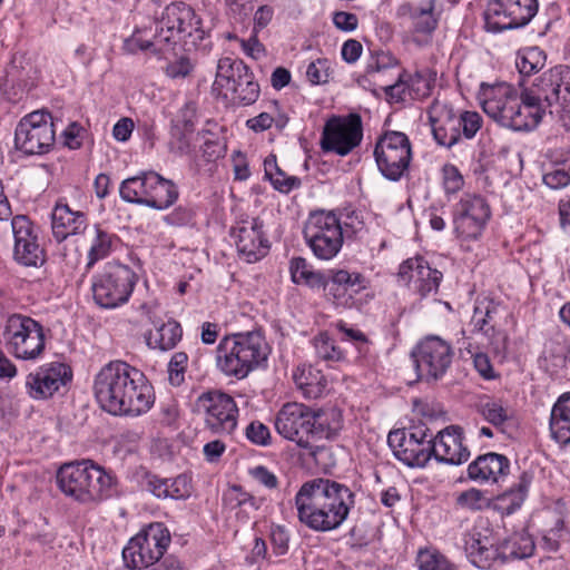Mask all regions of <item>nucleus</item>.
I'll list each match as a JSON object with an SVG mask.
<instances>
[{
    "mask_svg": "<svg viewBox=\"0 0 570 570\" xmlns=\"http://www.w3.org/2000/svg\"><path fill=\"white\" fill-rule=\"evenodd\" d=\"M370 286L368 278L356 269L333 268L322 286L325 297L335 306L360 309L364 302L360 294Z\"/></svg>",
    "mask_w": 570,
    "mask_h": 570,
    "instance_id": "15",
    "label": "nucleus"
},
{
    "mask_svg": "<svg viewBox=\"0 0 570 570\" xmlns=\"http://www.w3.org/2000/svg\"><path fill=\"white\" fill-rule=\"evenodd\" d=\"M296 387L306 399L315 400L323 396L327 390V380L318 368L309 364H299L293 371Z\"/></svg>",
    "mask_w": 570,
    "mask_h": 570,
    "instance_id": "34",
    "label": "nucleus"
},
{
    "mask_svg": "<svg viewBox=\"0 0 570 570\" xmlns=\"http://www.w3.org/2000/svg\"><path fill=\"white\" fill-rule=\"evenodd\" d=\"M51 227L55 239L60 243L82 234L88 227V218L83 212L72 210L65 200H58L51 213Z\"/></svg>",
    "mask_w": 570,
    "mask_h": 570,
    "instance_id": "31",
    "label": "nucleus"
},
{
    "mask_svg": "<svg viewBox=\"0 0 570 570\" xmlns=\"http://www.w3.org/2000/svg\"><path fill=\"white\" fill-rule=\"evenodd\" d=\"M415 562L419 570H455L449 558L432 546L420 548Z\"/></svg>",
    "mask_w": 570,
    "mask_h": 570,
    "instance_id": "47",
    "label": "nucleus"
},
{
    "mask_svg": "<svg viewBox=\"0 0 570 570\" xmlns=\"http://www.w3.org/2000/svg\"><path fill=\"white\" fill-rule=\"evenodd\" d=\"M13 236L12 256L16 263L26 267H39L46 261L43 248L39 244L38 232L26 215H16L10 219Z\"/></svg>",
    "mask_w": 570,
    "mask_h": 570,
    "instance_id": "20",
    "label": "nucleus"
},
{
    "mask_svg": "<svg viewBox=\"0 0 570 570\" xmlns=\"http://www.w3.org/2000/svg\"><path fill=\"white\" fill-rule=\"evenodd\" d=\"M519 92L520 90L514 86L504 81L494 83L482 82L478 92V100L483 111L497 124L505 128Z\"/></svg>",
    "mask_w": 570,
    "mask_h": 570,
    "instance_id": "24",
    "label": "nucleus"
},
{
    "mask_svg": "<svg viewBox=\"0 0 570 570\" xmlns=\"http://www.w3.org/2000/svg\"><path fill=\"white\" fill-rule=\"evenodd\" d=\"M492 530L487 521L478 522L465 535L464 551L468 561L475 568L488 570L504 563L499 544L491 538Z\"/></svg>",
    "mask_w": 570,
    "mask_h": 570,
    "instance_id": "22",
    "label": "nucleus"
},
{
    "mask_svg": "<svg viewBox=\"0 0 570 570\" xmlns=\"http://www.w3.org/2000/svg\"><path fill=\"white\" fill-rule=\"evenodd\" d=\"M137 283L136 273L127 265L108 263L92 276L91 291L97 305L112 309L127 303Z\"/></svg>",
    "mask_w": 570,
    "mask_h": 570,
    "instance_id": "8",
    "label": "nucleus"
},
{
    "mask_svg": "<svg viewBox=\"0 0 570 570\" xmlns=\"http://www.w3.org/2000/svg\"><path fill=\"white\" fill-rule=\"evenodd\" d=\"M170 533L161 522H154L132 537L122 550L129 569H144L155 564L166 552Z\"/></svg>",
    "mask_w": 570,
    "mask_h": 570,
    "instance_id": "10",
    "label": "nucleus"
},
{
    "mask_svg": "<svg viewBox=\"0 0 570 570\" xmlns=\"http://www.w3.org/2000/svg\"><path fill=\"white\" fill-rule=\"evenodd\" d=\"M147 489L159 499L174 500H185L190 497L193 491L190 479L185 474L174 479L151 475L148 478Z\"/></svg>",
    "mask_w": 570,
    "mask_h": 570,
    "instance_id": "35",
    "label": "nucleus"
},
{
    "mask_svg": "<svg viewBox=\"0 0 570 570\" xmlns=\"http://www.w3.org/2000/svg\"><path fill=\"white\" fill-rule=\"evenodd\" d=\"M430 449V459L434 456L446 464L460 465L470 458V451L463 444L462 431L454 425L443 429L435 438L431 435Z\"/></svg>",
    "mask_w": 570,
    "mask_h": 570,
    "instance_id": "28",
    "label": "nucleus"
},
{
    "mask_svg": "<svg viewBox=\"0 0 570 570\" xmlns=\"http://www.w3.org/2000/svg\"><path fill=\"white\" fill-rule=\"evenodd\" d=\"M181 336L183 330L180 324L174 320H169L156 326L154 331H150L146 341L150 348L169 351L178 344Z\"/></svg>",
    "mask_w": 570,
    "mask_h": 570,
    "instance_id": "41",
    "label": "nucleus"
},
{
    "mask_svg": "<svg viewBox=\"0 0 570 570\" xmlns=\"http://www.w3.org/2000/svg\"><path fill=\"white\" fill-rule=\"evenodd\" d=\"M151 174L153 170L142 171L137 176L125 179L119 188L121 199L150 208Z\"/></svg>",
    "mask_w": 570,
    "mask_h": 570,
    "instance_id": "38",
    "label": "nucleus"
},
{
    "mask_svg": "<svg viewBox=\"0 0 570 570\" xmlns=\"http://www.w3.org/2000/svg\"><path fill=\"white\" fill-rule=\"evenodd\" d=\"M265 177L271 181L273 187L283 194H288L293 189L301 186V179L295 176H287L281 170L276 164L274 156L264 160Z\"/></svg>",
    "mask_w": 570,
    "mask_h": 570,
    "instance_id": "46",
    "label": "nucleus"
},
{
    "mask_svg": "<svg viewBox=\"0 0 570 570\" xmlns=\"http://www.w3.org/2000/svg\"><path fill=\"white\" fill-rule=\"evenodd\" d=\"M249 475L255 482L268 490H274L278 487L277 476L264 465L252 468L249 470Z\"/></svg>",
    "mask_w": 570,
    "mask_h": 570,
    "instance_id": "64",
    "label": "nucleus"
},
{
    "mask_svg": "<svg viewBox=\"0 0 570 570\" xmlns=\"http://www.w3.org/2000/svg\"><path fill=\"white\" fill-rule=\"evenodd\" d=\"M53 144V124L48 112H30L16 127L14 147L24 156L43 155Z\"/></svg>",
    "mask_w": 570,
    "mask_h": 570,
    "instance_id": "14",
    "label": "nucleus"
},
{
    "mask_svg": "<svg viewBox=\"0 0 570 570\" xmlns=\"http://www.w3.org/2000/svg\"><path fill=\"white\" fill-rule=\"evenodd\" d=\"M180 36L174 28L163 24V18L156 22V33L154 40V53L165 56L174 49V46L180 40Z\"/></svg>",
    "mask_w": 570,
    "mask_h": 570,
    "instance_id": "51",
    "label": "nucleus"
},
{
    "mask_svg": "<svg viewBox=\"0 0 570 570\" xmlns=\"http://www.w3.org/2000/svg\"><path fill=\"white\" fill-rule=\"evenodd\" d=\"M431 433L425 425L391 431L387 443L394 456L411 468H423L430 461Z\"/></svg>",
    "mask_w": 570,
    "mask_h": 570,
    "instance_id": "17",
    "label": "nucleus"
},
{
    "mask_svg": "<svg viewBox=\"0 0 570 570\" xmlns=\"http://www.w3.org/2000/svg\"><path fill=\"white\" fill-rule=\"evenodd\" d=\"M194 410L203 416L205 428L214 434L229 435L237 426V404L233 396L219 390H209L199 394Z\"/></svg>",
    "mask_w": 570,
    "mask_h": 570,
    "instance_id": "12",
    "label": "nucleus"
},
{
    "mask_svg": "<svg viewBox=\"0 0 570 570\" xmlns=\"http://www.w3.org/2000/svg\"><path fill=\"white\" fill-rule=\"evenodd\" d=\"M333 72V62L330 59L317 58L307 65L305 77L312 86H320L327 83Z\"/></svg>",
    "mask_w": 570,
    "mask_h": 570,
    "instance_id": "52",
    "label": "nucleus"
},
{
    "mask_svg": "<svg viewBox=\"0 0 570 570\" xmlns=\"http://www.w3.org/2000/svg\"><path fill=\"white\" fill-rule=\"evenodd\" d=\"M373 154L382 176L399 181L409 170L412 160L411 141L404 132L389 130L379 137Z\"/></svg>",
    "mask_w": 570,
    "mask_h": 570,
    "instance_id": "11",
    "label": "nucleus"
},
{
    "mask_svg": "<svg viewBox=\"0 0 570 570\" xmlns=\"http://www.w3.org/2000/svg\"><path fill=\"white\" fill-rule=\"evenodd\" d=\"M510 460L500 453L489 452L476 456L466 469L468 478L478 484H498L510 474Z\"/></svg>",
    "mask_w": 570,
    "mask_h": 570,
    "instance_id": "29",
    "label": "nucleus"
},
{
    "mask_svg": "<svg viewBox=\"0 0 570 570\" xmlns=\"http://www.w3.org/2000/svg\"><path fill=\"white\" fill-rule=\"evenodd\" d=\"M503 562L514 559H525L534 551V541L524 529L514 531L499 543Z\"/></svg>",
    "mask_w": 570,
    "mask_h": 570,
    "instance_id": "40",
    "label": "nucleus"
},
{
    "mask_svg": "<svg viewBox=\"0 0 570 570\" xmlns=\"http://www.w3.org/2000/svg\"><path fill=\"white\" fill-rule=\"evenodd\" d=\"M549 426L553 440L563 445L570 444V392L557 399L551 409Z\"/></svg>",
    "mask_w": 570,
    "mask_h": 570,
    "instance_id": "36",
    "label": "nucleus"
},
{
    "mask_svg": "<svg viewBox=\"0 0 570 570\" xmlns=\"http://www.w3.org/2000/svg\"><path fill=\"white\" fill-rule=\"evenodd\" d=\"M396 65L397 60L394 56L390 52L381 51L367 63L366 73L376 81L383 71L394 68Z\"/></svg>",
    "mask_w": 570,
    "mask_h": 570,
    "instance_id": "56",
    "label": "nucleus"
},
{
    "mask_svg": "<svg viewBox=\"0 0 570 570\" xmlns=\"http://www.w3.org/2000/svg\"><path fill=\"white\" fill-rule=\"evenodd\" d=\"M246 438L256 445L266 446L271 443L269 429L259 421L250 422L246 428Z\"/></svg>",
    "mask_w": 570,
    "mask_h": 570,
    "instance_id": "61",
    "label": "nucleus"
},
{
    "mask_svg": "<svg viewBox=\"0 0 570 570\" xmlns=\"http://www.w3.org/2000/svg\"><path fill=\"white\" fill-rule=\"evenodd\" d=\"M426 114L438 145L451 148L460 141L459 115L448 101L434 99Z\"/></svg>",
    "mask_w": 570,
    "mask_h": 570,
    "instance_id": "26",
    "label": "nucleus"
},
{
    "mask_svg": "<svg viewBox=\"0 0 570 570\" xmlns=\"http://www.w3.org/2000/svg\"><path fill=\"white\" fill-rule=\"evenodd\" d=\"M384 91L389 99L394 102H405L406 100H411L404 73L397 75L396 82L384 86Z\"/></svg>",
    "mask_w": 570,
    "mask_h": 570,
    "instance_id": "62",
    "label": "nucleus"
},
{
    "mask_svg": "<svg viewBox=\"0 0 570 570\" xmlns=\"http://www.w3.org/2000/svg\"><path fill=\"white\" fill-rule=\"evenodd\" d=\"M197 137L203 141L202 151L207 161L222 156V148L217 138L209 135L208 131L198 132Z\"/></svg>",
    "mask_w": 570,
    "mask_h": 570,
    "instance_id": "63",
    "label": "nucleus"
},
{
    "mask_svg": "<svg viewBox=\"0 0 570 570\" xmlns=\"http://www.w3.org/2000/svg\"><path fill=\"white\" fill-rule=\"evenodd\" d=\"M71 379V368L65 363H47L27 375V393L33 400H46L66 386Z\"/></svg>",
    "mask_w": 570,
    "mask_h": 570,
    "instance_id": "25",
    "label": "nucleus"
},
{
    "mask_svg": "<svg viewBox=\"0 0 570 570\" xmlns=\"http://www.w3.org/2000/svg\"><path fill=\"white\" fill-rule=\"evenodd\" d=\"M484 492L480 489L471 488L461 492L456 498L459 507L472 511L481 510L484 505Z\"/></svg>",
    "mask_w": 570,
    "mask_h": 570,
    "instance_id": "59",
    "label": "nucleus"
},
{
    "mask_svg": "<svg viewBox=\"0 0 570 570\" xmlns=\"http://www.w3.org/2000/svg\"><path fill=\"white\" fill-rule=\"evenodd\" d=\"M193 130L191 129H180L174 128L171 132V141L170 148L178 155H189L193 151L191 140H193Z\"/></svg>",
    "mask_w": 570,
    "mask_h": 570,
    "instance_id": "58",
    "label": "nucleus"
},
{
    "mask_svg": "<svg viewBox=\"0 0 570 570\" xmlns=\"http://www.w3.org/2000/svg\"><path fill=\"white\" fill-rule=\"evenodd\" d=\"M363 139V124L358 114L332 117L324 126L321 146L324 151L348 155Z\"/></svg>",
    "mask_w": 570,
    "mask_h": 570,
    "instance_id": "19",
    "label": "nucleus"
},
{
    "mask_svg": "<svg viewBox=\"0 0 570 570\" xmlns=\"http://www.w3.org/2000/svg\"><path fill=\"white\" fill-rule=\"evenodd\" d=\"M334 326L341 334H343V341L352 342L360 351L367 345V336L362 331L348 326L346 322L337 321Z\"/></svg>",
    "mask_w": 570,
    "mask_h": 570,
    "instance_id": "60",
    "label": "nucleus"
},
{
    "mask_svg": "<svg viewBox=\"0 0 570 570\" xmlns=\"http://www.w3.org/2000/svg\"><path fill=\"white\" fill-rule=\"evenodd\" d=\"M86 269L90 271L98 262L109 257L121 244L117 234L96 224L89 234Z\"/></svg>",
    "mask_w": 570,
    "mask_h": 570,
    "instance_id": "33",
    "label": "nucleus"
},
{
    "mask_svg": "<svg viewBox=\"0 0 570 570\" xmlns=\"http://www.w3.org/2000/svg\"><path fill=\"white\" fill-rule=\"evenodd\" d=\"M543 184L550 189H561L570 185V153L557 154L547 166L542 176Z\"/></svg>",
    "mask_w": 570,
    "mask_h": 570,
    "instance_id": "42",
    "label": "nucleus"
},
{
    "mask_svg": "<svg viewBox=\"0 0 570 570\" xmlns=\"http://www.w3.org/2000/svg\"><path fill=\"white\" fill-rule=\"evenodd\" d=\"M399 281L407 285L422 297L436 293L442 273L432 268L423 257H412L400 265Z\"/></svg>",
    "mask_w": 570,
    "mask_h": 570,
    "instance_id": "27",
    "label": "nucleus"
},
{
    "mask_svg": "<svg viewBox=\"0 0 570 570\" xmlns=\"http://www.w3.org/2000/svg\"><path fill=\"white\" fill-rule=\"evenodd\" d=\"M304 238L313 254L322 261L334 258L343 246V227L333 212L312 213L304 227Z\"/></svg>",
    "mask_w": 570,
    "mask_h": 570,
    "instance_id": "9",
    "label": "nucleus"
},
{
    "mask_svg": "<svg viewBox=\"0 0 570 570\" xmlns=\"http://www.w3.org/2000/svg\"><path fill=\"white\" fill-rule=\"evenodd\" d=\"M538 9V0H489L483 12L484 28L492 33L522 28Z\"/></svg>",
    "mask_w": 570,
    "mask_h": 570,
    "instance_id": "13",
    "label": "nucleus"
},
{
    "mask_svg": "<svg viewBox=\"0 0 570 570\" xmlns=\"http://www.w3.org/2000/svg\"><path fill=\"white\" fill-rule=\"evenodd\" d=\"M481 416L494 428H501L510 420V411L500 400L487 397L479 406Z\"/></svg>",
    "mask_w": 570,
    "mask_h": 570,
    "instance_id": "49",
    "label": "nucleus"
},
{
    "mask_svg": "<svg viewBox=\"0 0 570 570\" xmlns=\"http://www.w3.org/2000/svg\"><path fill=\"white\" fill-rule=\"evenodd\" d=\"M505 128L531 131L547 111L570 124V67L560 65L541 73L531 88L519 92Z\"/></svg>",
    "mask_w": 570,
    "mask_h": 570,
    "instance_id": "1",
    "label": "nucleus"
},
{
    "mask_svg": "<svg viewBox=\"0 0 570 570\" xmlns=\"http://www.w3.org/2000/svg\"><path fill=\"white\" fill-rule=\"evenodd\" d=\"M213 88L235 106L253 105L261 92L259 85L249 68L242 60L230 58L219 59Z\"/></svg>",
    "mask_w": 570,
    "mask_h": 570,
    "instance_id": "7",
    "label": "nucleus"
},
{
    "mask_svg": "<svg viewBox=\"0 0 570 570\" xmlns=\"http://www.w3.org/2000/svg\"><path fill=\"white\" fill-rule=\"evenodd\" d=\"M442 186L446 196L458 194L464 186L460 169L453 164H445L441 169Z\"/></svg>",
    "mask_w": 570,
    "mask_h": 570,
    "instance_id": "53",
    "label": "nucleus"
},
{
    "mask_svg": "<svg viewBox=\"0 0 570 570\" xmlns=\"http://www.w3.org/2000/svg\"><path fill=\"white\" fill-rule=\"evenodd\" d=\"M188 355L185 352H176L168 363V379L171 385L179 386L185 381Z\"/></svg>",
    "mask_w": 570,
    "mask_h": 570,
    "instance_id": "55",
    "label": "nucleus"
},
{
    "mask_svg": "<svg viewBox=\"0 0 570 570\" xmlns=\"http://www.w3.org/2000/svg\"><path fill=\"white\" fill-rule=\"evenodd\" d=\"M436 0H422L419 3H406L400 8L401 16L411 19L414 32V41L419 46L426 45L429 38L436 29L438 16L435 14Z\"/></svg>",
    "mask_w": 570,
    "mask_h": 570,
    "instance_id": "30",
    "label": "nucleus"
},
{
    "mask_svg": "<svg viewBox=\"0 0 570 570\" xmlns=\"http://www.w3.org/2000/svg\"><path fill=\"white\" fill-rule=\"evenodd\" d=\"M546 55L539 47H529L520 50L515 58V67L523 76H531L543 68Z\"/></svg>",
    "mask_w": 570,
    "mask_h": 570,
    "instance_id": "48",
    "label": "nucleus"
},
{
    "mask_svg": "<svg viewBox=\"0 0 570 570\" xmlns=\"http://www.w3.org/2000/svg\"><path fill=\"white\" fill-rule=\"evenodd\" d=\"M289 273L293 283L306 285L311 288H322L326 275L316 271L303 257H294L289 262Z\"/></svg>",
    "mask_w": 570,
    "mask_h": 570,
    "instance_id": "44",
    "label": "nucleus"
},
{
    "mask_svg": "<svg viewBox=\"0 0 570 570\" xmlns=\"http://www.w3.org/2000/svg\"><path fill=\"white\" fill-rule=\"evenodd\" d=\"M531 481L532 476L522 472L518 482L495 499L497 509L505 515H511L521 509L528 497Z\"/></svg>",
    "mask_w": 570,
    "mask_h": 570,
    "instance_id": "39",
    "label": "nucleus"
},
{
    "mask_svg": "<svg viewBox=\"0 0 570 570\" xmlns=\"http://www.w3.org/2000/svg\"><path fill=\"white\" fill-rule=\"evenodd\" d=\"M94 389L101 409L112 415L139 416L155 402L146 375L122 361L105 365L96 376Z\"/></svg>",
    "mask_w": 570,
    "mask_h": 570,
    "instance_id": "2",
    "label": "nucleus"
},
{
    "mask_svg": "<svg viewBox=\"0 0 570 570\" xmlns=\"http://www.w3.org/2000/svg\"><path fill=\"white\" fill-rule=\"evenodd\" d=\"M294 505L301 524L315 532H330L347 520L355 493L337 481L315 478L299 487Z\"/></svg>",
    "mask_w": 570,
    "mask_h": 570,
    "instance_id": "3",
    "label": "nucleus"
},
{
    "mask_svg": "<svg viewBox=\"0 0 570 570\" xmlns=\"http://www.w3.org/2000/svg\"><path fill=\"white\" fill-rule=\"evenodd\" d=\"M269 352L259 332L226 335L218 343L216 365L226 376L243 380L267 361Z\"/></svg>",
    "mask_w": 570,
    "mask_h": 570,
    "instance_id": "5",
    "label": "nucleus"
},
{
    "mask_svg": "<svg viewBox=\"0 0 570 570\" xmlns=\"http://www.w3.org/2000/svg\"><path fill=\"white\" fill-rule=\"evenodd\" d=\"M314 410L303 403H286L275 417V429L284 439L302 449H311V422Z\"/></svg>",
    "mask_w": 570,
    "mask_h": 570,
    "instance_id": "21",
    "label": "nucleus"
},
{
    "mask_svg": "<svg viewBox=\"0 0 570 570\" xmlns=\"http://www.w3.org/2000/svg\"><path fill=\"white\" fill-rule=\"evenodd\" d=\"M313 346L318 358L336 363L345 358V352L328 336L327 333H320L313 338Z\"/></svg>",
    "mask_w": 570,
    "mask_h": 570,
    "instance_id": "50",
    "label": "nucleus"
},
{
    "mask_svg": "<svg viewBox=\"0 0 570 570\" xmlns=\"http://www.w3.org/2000/svg\"><path fill=\"white\" fill-rule=\"evenodd\" d=\"M7 352L16 360L37 362L46 350V332L37 320L20 313L7 316L2 327Z\"/></svg>",
    "mask_w": 570,
    "mask_h": 570,
    "instance_id": "6",
    "label": "nucleus"
},
{
    "mask_svg": "<svg viewBox=\"0 0 570 570\" xmlns=\"http://www.w3.org/2000/svg\"><path fill=\"white\" fill-rule=\"evenodd\" d=\"M311 425V442L322 439H334L343 426L342 413L335 407L314 410V419Z\"/></svg>",
    "mask_w": 570,
    "mask_h": 570,
    "instance_id": "37",
    "label": "nucleus"
},
{
    "mask_svg": "<svg viewBox=\"0 0 570 570\" xmlns=\"http://www.w3.org/2000/svg\"><path fill=\"white\" fill-rule=\"evenodd\" d=\"M122 49L129 55H136L140 51H151L154 53V40L146 38L141 30H135L130 37L125 39Z\"/></svg>",
    "mask_w": 570,
    "mask_h": 570,
    "instance_id": "57",
    "label": "nucleus"
},
{
    "mask_svg": "<svg viewBox=\"0 0 570 570\" xmlns=\"http://www.w3.org/2000/svg\"><path fill=\"white\" fill-rule=\"evenodd\" d=\"M483 124L482 116L476 111L464 110L459 114V128L461 137L472 139L481 129Z\"/></svg>",
    "mask_w": 570,
    "mask_h": 570,
    "instance_id": "54",
    "label": "nucleus"
},
{
    "mask_svg": "<svg viewBox=\"0 0 570 570\" xmlns=\"http://www.w3.org/2000/svg\"><path fill=\"white\" fill-rule=\"evenodd\" d=\"M263 227L264 224L258 217H246L237 220L230 229L238 255L247 263L262 259L268 252L269 243Z\"/></svg>",
    "mask_w": 570,
    "mask_h": 570,
    "instance_id": "23",
    "label": "nucleus"
},
{
    "mask_svg": "<svg viewBox=\"0 0 570 570\" xmlns=\"http://www.w3.org/2000/svg\"><path fill=\"white\" fill-rule=\"evenodd\" d=\"M56 480L66 497L82 504L100 503L118 494L117 476L89 459L65 463Z\"/></svg>",
    "mask_w": 570,
    "mask_h": 570,
    "instance_id": "4",
    "label": "nucleus"
},
{
    "mask_svg": "<svg viewBox=\"0 0 570 570\" xmlns=\"http://www.w3.org/2000/svg\"><path fill=\"white\" fill-rule=\"evenodd\" d=\"M490 217V206L482 196L464 194L453 207L454 232L463 240H475L482 235Z\"/></svg>",
    "mask_w": 570,
    "mask_h": 570,
    "instance_id": "18",
    "label": "nucleus"
},
{
    "mask_svg": "<svg viewBox=\"0 0 570 570\" xmlns=\"http://www.w3.org/2000/svg\"><path fill=\"white\" fill-rule=\"evenodd\" d=\"M163 24L174 28L175 31L183 37L203 38L202 21L196 16L191 7L178 2L170 3L163 12Z\"/></svg>",
    "mask_w": 570,
    "mask_h": 570,
    "instance_id": "32",
    "label": "nucleus"
},
{
    "mask_svg": "<svg viewBox=\"0 0 570 570\" xmlns=\"http://www.w3.org/2000/svg\"><path fill=\"white\" fill-rule=\"evenodd\" d=\"M151 181L150 208L165 210L173 206L178 198L176 185L156 171L151 174Z\"/></svg>",
    "mask_w": 570,
    "mask_h": 570,
    "instance_id": "43",
    "label": "nucleus"
},
{
    "mask_svg": "<svg viewBox=\"0 0 570 570\" xmlns=\"http://www.w3.org/2000/svg\"><path fill=\"white\" fill-rule=\"evenodd\" d=\"M499 305L492 299H478L472 315V325L474 330L483 335H489L494 331L493 318L497 314Z\"/></svg>",
    "mask_w": 570,
    "mask_h": 570,
    "instance_id": "45",
    "label": "nucleus"
},
{
    "mask_svg": "<svg viewBox=\"0 0 570 570\" xmlns=\"http://www.w3.org/2000/svg\"><path fill=\"white\" fill-rule=\"evenodd\" d=\"M453 355L449 342L440 336H426L412 351L419 379L431 382L443 377L452 364Z\"/></svg>",
    "mask_w": 570,
    "mask_h": 570,
    "instance_id": "16",
    "label": "nucleus"
}]
</instances>
